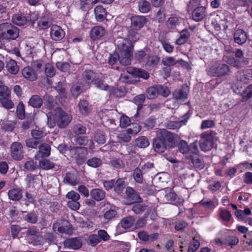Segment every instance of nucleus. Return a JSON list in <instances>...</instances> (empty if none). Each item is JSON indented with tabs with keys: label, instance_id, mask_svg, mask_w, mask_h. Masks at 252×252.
Here are the masks:
<instances>
[{
	"label": "nucleus",
	"instance_id": "54",
	"mask_svg": "<svg viewBox=\"0 0 252 252\" xmlns=\"http://www.w3.org/2000/svg\"><path fill=\"white\" fill-rule=\"evenodd\" d=\"M178 63L173 57H168L162 59V63L164 66H171L175 65Z\"/></svg>",
	"mask_w": 252,
	"mask_h": 252
},
{
	"label": "nucleus",
	"instance_id": "38",
	"mask_svg": "<svg viewBox=\"0 0 252 252\" xmlns=\"http://www.w3.org/2000/svg\"><path fill=\"white\" fill-rule=\"evenodd\" d=\"M29 104L33 107L38 108L42 106L43 100L38 95H34L29 100Z\"/></svg>",
	"mask_w": 252,
	"mask_h": 252
},
{
	"label": "nucleus",
	"instance_id": "50",
	"mask_svg": "<svg viewBox=\"0 0 252 252\" xmlns=\"http://www.w3.org/2000/svg\"><path fill=\"white\" fill-rule=\"evenodd\" d=\"M125 188V184L123 179H119L115 182H114L115 191L117 193L121 192Z\"/></svg>",
	"mask_w": 252,
	"mask_h": 252
},
{
	"label": "nucleus",
	"instance_id": "52",
	"mask_svg": "<svg viewBox=\"0 0 252 252\" xmlns=\"http://www.w3.org/2000/svg\"><path fill=\"white\" fill-rule=\"evenodd\" d=\"M109 237H88L87 243L89 245L95 246L101 241V239L106 241L109 239Z\"/></svg>",
	"mask_w": 252,
	"mask_h": 252
},
{
	"label": "nucleus",
	"instance_id": "24",
	"mask_svg": "<svg viewBox=\"0 0 252 252\" xmlns=\"http://www.w3.org/2000/svg\"><path fill=\"white\" fill-rule=\"evenodd\" d=\"M135 222V219L132 216H127L123 218L120 221L119 224L121 226L127 229L131 228Z\"/></svg>",
	"mask_w": 252,
	"mask_h": 252
},
{
	"label": "nucleus",
	"instance_id": "61",
	"mask_svg": "<svg viewBox=\"0 0 252 252\" xmlns=\"http://www.w3.org/2000/svg\"><path fill=\"white\" fill-rule=\"evenodd\" d=\"M158 94H161L164 97H167L170 94V91L166 86L162 85H157Z\"/></svg>",
	"mask_w": 252,
	"mask_h": 252
},
{
	"label": "nucleus",
	"instance_id": "3",
	"mask_svg": "<svg viewBox=\"0 0 252 252\" xmlns=\"http://www.w3.org/2000/svg\"><path fill=\"white\" fill-rule=\"evenodd\" d=\"M216 132L213 130L206 131L203 133L200 140V147L202 151H208L213 146V141L218 140L216 136Z\"/></svg>",
	"mask_w": 252,
	"mask_h": 252
},
{
	"label": "nucleus",
	"instance_id": "45",
	"mask_svg": "<svg viewBox=\"0 0 252 252\" xmlns=\"http://www.w3.org/2000/svg\"><path fill=\"white\" fill-rule=\"evenodd\" d=\"M138 7L141 12L145 13L150 10L151 4L149 2L145 0H142L139 2Z\"/></svg>",
	"mask_w": 252,
	"mask_h": 252
},
{
	"label": "nucleus",
	"instance_id": "2",
	"mask_svg": "<svg viewBox=\"0 0 252 252\" xmlns=\"http://www.w3.org/2000/svg\"><path fill=\"white\" fill-rule=\"evenodd\" d=\"M19 34V29L10 23L0 24V38L5 40H14Z\"/></svg>",
	"mask_w": 252,
	"mask_h": 252
},
{
	"label": "nucleus",
	"instance_id": "39",
	"mask_svg": "<svg viewBox=\"0 0 252 252\" xmlns=\"http://www.w3.org/2000/svg\"><path fill=\"white\" fill-rule=\"evenodd\" d=\"M12 21L14 24L19 26H23L27 22V18L20 14L14 15L12 16Z\"/></svg>",
	"mask_w": 252,
	"mask_h": 252
},
{
	"label": "nucleus",
	"instance_id": "60",
	"mask_svg": "<svg viewBox=\"0 0 252 252\" xmlns=\"http://www.w3.org/2000/svg\"><path fill=\"white\" fill-rule=\"evenodd\" d=\"M200 246V243L198 240H197L195 239V237H193L192 241L190 243L188 251L189 252H195Z\"/></svg>",
	"mask_w": 252,
	"mask_h": 252
},
{
	"label": "nucleus",
	"instance_id": "44",
	"mask_svg": "<svg viewBox=\"0 0 252 252\" xmlns=\"http://www.w3.org/2000/svg\"><path fill=\"white\" fill-rule=\"evenodd\" d=\"M80 112L83 115L87 114L90 111L89 103L86 100H80L78 104Z\"/></svg>",
	"mask_w": 252,
	"mask_h": 252
},
{
	"label": "nucleus",
	"instance_id": "36",
	"mask_svg": "<svg viewBox=\"0 0 252 252\" xmlns=\"http://www.w3.org/2000/svg\"><path fill=\"white\" fill-rule=\"evenodd\" d=\"M127 69H128L127 70L128 72L133 73L139 77L147 79L149 76V73L145 70L136 68H128Z\"/></svg>",
	"mask_w": 252,
	"mask_h": 252
},
{
	"label": "nucleus",
	"instance_id": "20",
	"mask_svg": "<svg viewBox=\"0 0 252 252\" xmlns=\"http://www.w3.org/2000/svg\"><path fill=\"white\" fill-rule=\"evenodd\" d=\"M165 198L167 201L170 202H174V204L176 205H179L183 204L184 200L183 199H179V201H176V193L171 189H167L165 191Z\"/></svg>",
	"mask_w": 252,
	"mask_h": 252
},
{
	"label": "nucleus",
	"instance_id": "53",
	"mask_svg": "<svg viewBox=\"0 0 252 252\" xmlns=\"http://www.w3.org/2000/svg\"><path fill=\"white\" fill-rule=\"evenodd\" d=\"M145 62V64L148 66L155 65L159 62V58L156 56H153L149 54Z\"/></svg>",
	"mask_w": 252,
	"mask_h": 252
},
{
	"label": "nucleus",
	"instance_id": "5",
	"mask_svg": "<svg viewBox=\"0 0 252 252\" xmlns=\"http://www.w3.org/2000/svg\"><path fill=\"white\" fill-rule=\"evenodd\" d=\"M53 229L57 233L71 235L72 228L71 225L66 220H58L53 225Z\"/></svg>",
	"mask_w": 252,
	"mask_h": 252
},
{
	"label": "nucleus",
	"instance_id": "37",
	"mask_svg": "<svg viewBox=\"0 0 252 252\" xmlns=\"http://www.w3.org/2000/svg\"><path fill=\"white\" fill-rule=\"evenodd\" d=\"M190 36V33L187 30H183L181 32L180 37L176 39V43L181 45L185 43Z\"/></svg>",
	"mask_w": 252,
	"mask_h": 252
},
{
	"label": "nucleus",
	"instance_id": "51",
	"mask_svg": "<svg viewBox=\"0 0 252 252\" xmlns=\"http://www.w3.org/2000/svg\"><path fill=\"white\" fill-rule=\"evenodd\" d=\"M133 176L137 183H142L143 182V174L142 170L139 168L137 167L134 170Z\"/></svg>",
	"mask_w": 252,
	"mask_h": 252
},
{
	"label": "nucleus",
	"instance_id": "11",
	"mask_svg": "<svg viewBox=\"0 0 252 252\" xmlns=\"http://www.w3.org/2000/svg\"><path fill=\"white\" fill-rule=\"evenodd\" d=\"M224 55L223 56V60L227 63L233 66H236L239 65V62L233 57L227 56V54L233 53V48L230 46H225L224 48Z\"/></svg>",
	"mask_w": 252,
	"mask_h": 252
},
{
	"label": "nucleus",
	"instance_id": "33",
	"mask_svg": "<svg viewBox=\"0 0 252 252\" xmlns=\"http://www.w3.org/2000/svg\"><path fill=\"white\" fill-rule=\"evenodd\" d=\"M94 82L96 87L102 90L107 91L109 92H112L113 91V88L107 84H104L102 80L99 78L98 75L94 80ZM110 94H111V93H110Z\"/></svg>",
	"mask_w": 252,
	"mask_h": 252
},
{
	"label": "nucleus",
	"instance_id": "47",
	"mask_svg": "<svg viewBox=\"0 0 252 252\" xmlns=\"http://www.w3.org/2000/svg\"><path fill=\"white\" fill-rule=\"evenodd\" d=\"M86 126L81 124H77L74 125L72 127L73 132L77 135L84 134L86 133Z\"/></svg>",
	"mask_w": 252,
	"mask_h": 252
},
{
	"label": "nucleus",
	"instance_id": "10",
	"mask_svg": "<svg viewBox=\"0 0 252 252\" xmlns=\"http://www.w3.org/2000/svg\"><path fill=\"white\" fill-rule=\"evenodd\" d=\"M190 116L187 113L183 116V119L179 121H170L166 123V126L170 129H178L184 125H186Z\"/></svg>",
	"mask_w": 252,
	"mask_h": 252
},
{
	"label": "nucleus",
	"instance_id": "17",
	"mask_svg": "<svg viewBox=\"0 0 252 252\" xmlns=\"http://www.w3.org/2000/svg\"><path fill=\"white\" fill-rule=\"evenodd\" d=\"M106 31L100 26L93 28L90 32V37L93 40L98 39L105 35Z\"/></svg>",
	"mask_w": 252,
	"mask_h": 252
},
{
	"label": "nucleus",
	"instance_id": "16",
	"mask_svg": "<svg viewBox=\"0 0 252 252\" xmlns=\"http://www.w3.org/2000/svg\"><path fill=\"white\" fill-rule=\"evenodd\" d=\"M207 12L204 6H199L195 9L192 12V18L196 22L202 21L206 16Z\"/></svg>",
	"mask_w": 252,
	"mask_h": 252
},
{
	"label": "nucleus",
	"instance_id": "29",
	"mask_svg": "<svg viewBox=\"0 0 252 252\" xmlns=\"http://www.w3.org/2000/svg\"><path fill=\"white\" fill-rule=\"evenodd\" d=\"M187 96V92L183 89H176L173 93V97L177 101H183Z\"/></svg>",
	"mask_w": 252,
	"mask_h": 252
},
{
	"label": "nucleus",
	"instance_id": "14",
	"mask_svg": "<svg viewBox=\"0 0 252 252\" xmlns=\"http://www.w3.org/2000/svg\"><path fill=\"white\" fill-rule=\"evenodd\" d=\"M126 193L127 196L126 199L128 204L136 202H140L142 199L138 193L135 192L131 188L127 187L126 189Z\"/></svg>",
	"mask_w": 252,
	"mask_h": 252
},
{
	"label": "nucleus",
	"instance_id": "27",
	"mask_svg": "<svg viewBox=\"0 0 252 252\" xmlns=\"http://www.w3.org/2000/svg\"><path fill=\"white\" fill-rule=\"evenodd\" d=\"M5 67L7 71L13 75L17 74L19 70L17 62L13 60L8 61L6 64Z\"/></svg>",
	"mask_w": 252,
	"mask_h": 252
},
{
	"label": "nucleus",
	"instance_id": "13",
	"mask_svg": "<svg viewBox=\"0 0 252 252\" xmlns=\"http://www.w3.org/2000/svg\"><path fill=\"white\" fill-rule=\"evenodd\" d=\"M85 149L81 147H69L68 152L70 156L78 162L81 161L84 157Z\"/></svg>",
	"mask_w": 252,
	"mask_h": 252
},
{
	"label": "nucleus",
	"instance_id": "57",
	"mask_svg": "<svg viewBox=\"0 0 252 252\" xmlns=\"http://www.w3.org/2000/svg\"><path fill=\"white\" fill-rule=\"evenodd\" d=\"M45 73L48 77H52L55 74L54 67L52 64L48 63L45 64Z\"/></svg>",
	"mask_w": 252,
	"mask_h": 252
},
{
	"label": "nucleus",
	"instance_id": "42",
	"mask_svg": "<svg viewBox=\"0 0 252 252\" xmlns=\"http://www.w3.org/2000/svg\"><path fill=\"white\" fill-rule=\"evenodd\" d=\"M148 55L146 51L140 50L135 53V58L140 63H145Z\"/></svg>",
	"mask_w": 252,
	"mask_h": 252
},
{
	"label": "nucleus",
	"instance_id": "40",
	"mask_svg": "<svg viewBox=\"0 0 252 252\" xmlns=\"http://www.w3.org/2000/svg\"><path fill=\"white\" fill-rule=\"evenodd\" d=\"M220 11H217V12L212 14L213 20L212 23L214 25L215 30L219 32L220 30Z\"/></svg>",
	"mask_w": 252,
	"mask_h": 252
},
{
	"label": "nucleus",
	"instance_id": "63",
	"mask_svg": "<svg viewBox=\"0 0 252 252\" xmlns=\"http://www.w3.org/2000/svg\"><path fill=\"white\" fill-rule=\"evenodd\" d=\"M179 149L181 153L187 154L189 151L187 142L184 140H181L179 144Z\"/></svg>",
	"mask_w": 252,
	"mask_h": 252
},
{
	"label": "nucleus",
	"instance_id": "30",
	"mask_svg": "<svg viewBox=\"0 0 252 252\" xmlns=\"http://www.w3.org/2000/svg\"><path fill=\"white\" fill-rule=\"evenodd\" d=\"M94 14L96 20L98 21L104 20L106 17L105 9L100 5L97 6L94 9Z\"/></svg>",
	"mask_w": 252,
	"mask_h": 252
},
{
	"label": "nucleus",
	"instance_id": "19",
	"mask_svg": "<svg viewBox=\"0 0 252 252\" xmlns=\"http://www.w3.org/2000/svg\"><path fill=\"white\" fill-rule=\"evenodd\" d=\"M234 39L236 43L240 45H242L247 41V33L243 30H237L234 33Z\"/></svg>",
	"mask_w": 252,
	"mask_h": 252
},
{
	"label": "nucleus",
	"instance_id": "43",
	"mask_svg": "<svg viewBox=\"0 0 252 252\" xmlns=\"http://www.w3.org/2000/svg\"><path fill=\"white\" fill-rule=\"evenodd\" d=\"M102 160L97 157H93L89 158L87 161V165L93 168L99 167L102 164Z\"/></svg>",
	"mask_w": 252,
	"mask_h": 252
},
{
	"label": "nucleus",
	"instance_id": "15",
	"mask_svg": "<svg viewBox=\"0 0 252 252\" xmlns=\"http://www.w3.org/2000/svg\"><path fill=\"white\" fill-rule=\"evenodd\" d=\"M63 244L65 248L77 250L81 247L82 242L79 237H71L65 240Z\"/></svg>",
	"mask_w": 252,
	"mask_h": 252
},
{
	"label": "nucleus",
	"instance_id": "26",
	"mask_svg": "<svg viewBox=\"0 0 252 252\" xmlns=\"http://www.w3.org/2000/svg\"><path fill=\"white\" fill-rule=\"evenodd\" d=\"M51 147L47 143H43L39 146V151L37 155L35 156L36 159H38L39 155L44 157H48L50 155Z\"/></svg>",
	"mask_w": 252,
	"mask_h": 252
},
{
	"label": "nucleus",
	"instance_id": "34",
	"mask_svg": "<svg viewBox=\"0 0 252 252\" xmlns=\"http://www.w3.org/2000/svg\"><path fill=\"white\" fill-rule=\"evenodd\" d=\"M134 143L135 146L140 148H145L150 144L148 138L144 136H141L137 138L134 140Z\"/></svg>",
	"mask_w": 252,
	"mask_h": 252
},
{
	"label": "nucleus",
	"instance_id": "56",
	"mask_svg": "<svg viewBox=\"0 0 252 252\" xmlns=\"http://www.w3.org/2000/svg\"><path fill=\"white\" fill-rule=\"evenodd\" d=\"M95 141L99 144H103L106 142L105 136L103 132L97 131L94 136Z\"/></svg>",
	"mask_w": 252,
	"mask_h": 252
},
{
	"label": "nucleus",
	"instance_id": "49",
	"mask_svg": "<svg viewBox=\"0 0 252 252\" xmlns=\"http://www.w3.org/2000/svg\"><path fill=\"white\" fill-rule=\"evenodd\" d=\"M180 24L179 20L177 17H172L168 19L166 23L167 27L171 30H173L176 28L177 26H178Z\"/></svg>",
	"mask_w": 252,
	"mask_h": 252
},
{
	"label": "nucleus",
	"instance_id": "41",
	"mask_svg": "<svg viewBox=\"0 0 252 252\" xmlns=\"http://www.w3.org/2000/svg\"><path fill=\"white\" fill-rule=\"evenodd\" d=\"M147 97L149 99H154L158 95L157 85L149 87L147 90Z\"/></svg>",
	"mask_w": 252,
	"mask_h": 252
},
{
	"label": "nucleus",
	"instance_id": "21",
	"mask_svg": "<svg viewBox=\"0 0 252 252\" xmlns=\"http://www.w3.org/2000/svg\"><path fill=\"white\" fill-rule=\"evenodd\" d=\"M90 195L93 199L96 201H100L104 199L106 193L102 189L95 188L92 189L90 191Z\"/></svg>",
	"mask_w": 252,
	"mask_h": 252
},
{
	"label": "nucleus",
	"instance_id": "46",
	"mask_svg": "<svg viewBox=\"0 0 252 252\" xmlns=\"http://www.w3.org/2000/svg\"><path fill=\"white\" fill-rule=\"evenodd\" d=\"M24 219L28 222L35 223L37 221L38 216L34 212H31L24 216Z\"/></svg>",
	"mask_w": 252,
	"mask_h": 252
},
{
	"label": "nucleus",
	"instance_id": "18",
	"mask_svg": "<svg viewBox=\"0 0 252 252\" xmlns=\"http://www.w3.org/2000/svg\"><path fill=\"white\" fill-rule=\"evenodd\" d=\"M22 74L27 80L33 81L37 79V74L34 70L29 66L25 67L22 70Z\"/></svg>",
	"mask_w": 252,
	"mask_h": 252
},
{
	"label": "nucleus",
	"instance_id": "28",
	"mask_svg": "<svg viewBox=\"0 0 252 252\" xmlns=\"http://www.w3.org/2000/svg\"><path fill=\"white\" fill-rule=\"evenodd\" d=\"M235 92L242 96V100L243 101H247L252 97V84L249 85L242 92L236 90Z\"/></svg>",
	"mask_w": 252,
	"mask_h": 252
},
{
	"label": "nucleus",
	"instance_id": "64",
	"mask_svg": "<svg viewBox=\"0 0 252 252\" xmlns=\"http://www.w3.org/2000/svg\"><path fill=\"white\" fill-rule=\"evenodd\" d=\"M37 167L36 163L32 160L26 161L24 164V168L28 170L32 171L36 169Z\"/></svg>",
	"mask_w": 252,
	"mask_h": 252
},
{
	"label": "nucleus",
	"instance_id": "59",
	"mask_svg": "<svg viewBox=\"0 0 252 252\" xmlns=\"http://www.w3.org/2000/svg\"><path fill=\"white\" fill-rule=\"evenodd\" d=\"M199 204L202 205L207 209H212L215 208V205L213 201L208 198H203L200 201Z\"/></svg>",
	"mask_w": 252,
	"mask_h": 252
},
{
	"label": "nucleus",
	"instance_id": "12",
	"mask_svg": "<svg viewBox=\"0 0 252 252\" xmlns=\"http://www.w3.org/2000/svg\"><path fill=\"white\" fill-rule=\"evenodd\" d=\"M50 35L53 40L60 41L64 37L65 32L60 27L54 25L51 27Z\"/></svg>",
	"mask_w": 252,
	"mask_h": 252
},
{
	"label": "nucleus",
	"instance_id": "25",
	"mask_svg": "<svg viewBox=\"0 0 252 252\" xmlns=\"http://www.w3.org/2000/svg\"><path fill=\"white\" fill-rule=\"evenodd\" d=\"M97 75H98L93 71L91 70H87L83 72L82 77L85 82L87 83L88 85H90L94 81Z\"/></svg>",
	"mask_w": 252,
	"mask_h": 252
},
{
	"label": "nucleus",
	"instance_id": "31",
	"mask_svg": "<svg viewBox=\"0 0 252 252\" xmlns=\"http://www.w3.org/2000/svg\"><path fill=\"white\" fill-rule=\"evenodd\" d=\"M63 182L71 186H75L79 183V180L77 178L75 173L69 172L66 173Z\"/></svg>",
	"mask_w": 252,
	"mask_h": 252
},
{
	"label": "nucleus",
	"instance_id": "4",
	"mask_svg": "<svg viewBox=\"0 0 252 252\" xmlns=\"http://www.w3.org/2000/svg\"><path fill=\"white\" fill-rule=\"evenodd\" d=\"M55 120L59 127L64 128L70 123L72 116L60 108H57L55 110Z\"/></svg>",
	"mask_w": 252,
	"mask_h": 252
},
{
	"label": "nucleus",
	"instance_id": "55",
	"mask_svg": "<svg viewBox=\"0 0 252 252\" xmlns=\"http://www.w3.org/2000/svg\"><path fill=\"white\" fill-rule=\"evenodd\" d=\"M65 197L68 200V201H78L80 198V196L79 193L75 191L71 190L65 195Z\"/></svg>",
	"mask_w": 252,
	"mask_h": 252
},
{
	"label": "nucleus",
	"instance_id": "1",
	"mask_svg": "<svg viewBox=\"0 0 252 252\" xmlns=\"http://www.w3.org/2000/svg\"><path fill=\"white\" fill-rule=\"evenodd\" d=\"M117 49L120 54V63L123 65L131 63L132 58L133 44L126 38H119L115 40Z\"/></svg>",
	"mask_w": 252,
	"mask_h": 252
},
{
	"label": "nucleus",
	"instance_id": "32",
	"mask_svg": "<svg viewBox=\"0 0 252 252\" xmlns=\"http://www.w3.org/2000/svg\"><path fill=\"white\" fill-rule=\"evenodd\" d=\"M55 164L48 159L42 158L39 160L38 165L40 168L45 170H48L53 169Z\"/></svg>",
	"mask_w": 252,
	"mask_h": 252
},
{
	"label": "nucleus",
	"instance_id": "62",
	"mask_svg": "<svg viewBox=\"0 0 252 252\" xmlns=\"http://www.w3.org/2000/svg\"><path fill=\"white\" fill-rule=\"evenodd\" d=\"M16 113L19 119H23L25 117V108L22 102H20L18 105Z\"/></svg>",
	"mask_w": 252,
	"mask_h": 252
},
{
	"label": "nucleus",
	"instance_id": "23",
	"mask_svg": "<svg viewBox=\"0 0 252 252\" xmlns=\"http://www.w3.org/2000/svg\"><path fill=\"white\" fill-rule=\"evenodd\" d=\"M8 198L12 201H19L23 197L22 190L19 188H13L8 192Z\"/></svg>",
	"mask_w": 252,
	"mask_h": 252
},
{
	"label": "nucleus",
	"instance_id": "9",
	"mask_svg": "<svg viewBox=\"0 0 252 252\" xmlns=\"http://www.w3.org/2000/svg\"><path fill=\"white\" fill-rule=\"evenodd\" d=\"M131 28L133 30H140L147 22V19L144 16H134L131 18Z\"/></svg>",
	"mask_w": 252,
	"mask_h": 252
},
{
	"label": "nucleus",
	"instance_id": "35",
	"mask_svg": "<svg viewBox=\"0 0 252 252\" xmlns=\"http://www.w3.org/2000/svg\"><path fill=\"white\" fill-rule=\"evenodd\" d=\"M131 134L126 129L117 136V142L120 143H127L131 140Z\"/></svg>",
	"mask_w": 252,
	"mask_h": 252
},
{
	"label": "nucleus",
	"instance_id": "6",
	"mask_svg": "<svg viewBox=\"0 0 252 252\" xmlns=\"http://www.w3.org/2000/svg\"><path fill=\"white\" fill-rule=\"evenodd\" d=\"M157 136L163 141L168 146H172L174 137L171 132L165 129H159L156 131Z\"/></svg>",
	"mask_w": 252,
	"mask_h": 252
},
{
	"label": "nucleus",
	"instance_id": "22",
	"mask_svg": "<svg viewBox=\"0 0 252 252\" xmlns=\"http://www.w3.org/2000/svg\"><path fill=\"white\" fill-rule=\"evenodd\" d=\"M168 146L163 141L157 136L153 140V147L155 150L158 153H162Z\"/></svg>",
	"mask_w": 252,
	"mask_h": 252
},
{
	"label": "nucleus",
	"instance_id": "7",
	"mask_svg": "<svg viewBox=\"0 0 252 252\" xmlns=\"http://www.w3.org/2000/svg\"><path fill=\"white\" fill-rule=\"evenodd\" d=\"M10 153L12 158L17 160H20L23 158L22 145L18 142H14L10 146Z\"/></svg>",
	"mask_w": 252,
	"mask_h": 252
},
{
	"label": "nucleus",
	"instance_id": "8",
	"mask_svg": "<svg viewBox=\"0 0 252 252\" xmlns=\"http://www.w3.org/2000/svg\"><path fill=\"white\" fill-rule=\"evenodd\" d=\"M25 181L27 182V187L28 188H38L42 184L40 175H28Z\"/></svg>",
	"mask_w": 252,
	"mask_h": 252
},
{
	"label": "nucleus",
	"instance_id": "48",
	"mask_svg": "<svg viewBox=\"0 0 252 252\" xmlns=\"http://www.w3.org/2000/svg\"><path fill=\"white\" fill-rule=\"evenodd\" d=\"M10 94V90L7 86L4 85L0 86V100L9 98Z\"/></svg>",
	"mask_w": 252,
	"mask_h": 252
},
{
	"label": "nucleus",
	"instance_id": "58",
	"mask_svg": "<svg viewBox=\"0 0 252 252\" xmlns=\"http://www.w3.org/2000/svg\"><path fill=\"white\" fill-rule=\"evenodd\" d=\"M34 125V122L33 120V116H30L29 118H27L26 120L23 122L22 125V127L24 129H28L32 126Z\"/></svg>",
	"mask_w": 252,
	"mask_h": 252
}]
</instances>
